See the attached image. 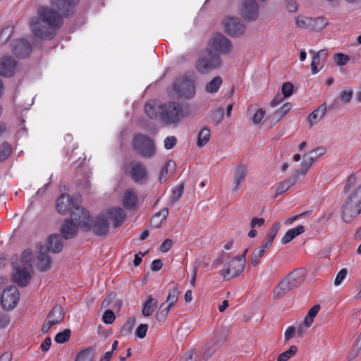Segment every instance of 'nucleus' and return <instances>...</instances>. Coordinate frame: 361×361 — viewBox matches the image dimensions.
I'll return each mask as SVG.
<instances>
[{
    "mask_svg": "<svg viewBox=\"0 0 361 361\" xmlns=\"http://www.w3.org/2000/svg\"><path fill=\"white\" fill-rule=\"evenodd\" d=\"M222 82V78L220 76L214 77L211 81L207 83L205 87L206 92L209 93L216 92L219 90Z\"/></svg>",
    "mask_w": 361,
    "mask_h": 361,
    "instance_id": "nucleus-39",
    "label": "nucleus"
},
{
    "mask_svg": "<svg viewBox=\"0 0 361 361\" xmlns=\"http://www.w3.org/2000/svg\"><path fill=\"white\" fill-rule=\"evenodd\" d=\"M94 350L88 348L79 352L74 361H94Z\"/></svg>",
    "mask_w": 361,
    "mask_h": 361,
    "instance_id": "nucleus-41",
    "label": "nucleus"
},
{
    "mask_svg": "<svg viewBox=\"0 0 361 361\" xmlns=\"http://www.w3.org/2000/svg\"><path fill=\"white\" fill-rule=\"evenodd\" d=\"M173 90L180 98L191 99L195 94L194 82L185 77L176 79L173 84Z\"/></svg>",
    "mask_w": 361,
    "mask_h": 361,
    "instance_id": "nucleus-7",
    "label": "nucleus"
},
{
    "mask_svg": "<svg viewBox=\"0 0 361 361\" xmlns=\"http://www.w3.org/2000/svg\"><path fill=\"white\" fill-rule=\"evenodd\" d=\"M292 108V104L289 102L285 103L281 109L276 111L274 114L279 116L281 118L286 115L287 113L290 111Z\"/></svg>",
    "mask_w": 361,
    "mask_h": 361,
    "instance_id": "nucleus-55",
    "label": "nucleus"
},
{
    "mask_svg": "<svg viewBox=\"0 0 361 361\" xmlns=\"http://www.w3.org/2000/svg\"><path fill=\"white\" fill-rule=\"evenodd\" d=\"M183 184H179L173 188L167 205L172 207L181 197L183 193Z\"/></svg>",
    "mask_w": 361,
    "mask_h": 361,
    "instance_id": "nucleus-33",
    "label": "nucleus"
},
{
    "mask_svg": "<svg viewBox=\"0 0 361 361\" xmlns=\"http://www.w3.org/2000/svg\"><path fill=\"white\" fill-rule=\"evenodd\" d=\"M352 96L353 90L350 88H348L341 92L339 98L343 102L348 104L350 102Z\"/></svg>",
    "mask_w": 361,
    "mask_h": 361,
    "instance_id": "nucleus-51",
    "label": "nucleus"
},
{
    "mask_svg": "<svg viewBox=\"0 0 361 361\" xmlns=\"http://www.w3.org/2000/svg\"><path fill=\"white\" fill-rule=\"evenodd\" d=\"M172 245V240L167 238L161 244L159 250L161 252H166L171 248Z\"/></svg>",
    "mask_w": 361,
    "mask_h": 361,
    "instance_id": "nucleus-60",
    "label": "nucleus"
},
{
    "mask_svg": "<svg viewBox=\"0 0 361 361\" xmlns=\"http://www.w3.org/2000/svg\"><path fill=\"white\" fill-rule=\"evenodd\" d=\"M130 176L133 181L137 184H145L148 178L146 166L141 162H137L132 166Z\"/></svg>",
    "mask_w": 361,
    "mask_h": 361,
    "instance_id": "nucleus-19",
    "label": "nucleus"
},
{
    "mask_svg": "<svg viewBox=\"0 0 361 361\" xmlns=\"http://www.w3.org/2000/svg\"><path fill=\"white\" fill-rule=\"evenodd\" d=\"M274 238L275 236H274L272 234L267 233L264 240H263L261 245L268 248L272 245Z\"/></svg>",
    "mask_w": 361,
    "mask_h": 361,
    "instance_id": "nucleus-62",
    "label": "nucleus"
},
{
    "mask_svg": "<svg viewBox=\"0 0 361 361\" xmlns=\"http://www.w3.org/2000/svg\"><path fill=\"white\" fill-rule=\"evenodd\" d=\"M226 341V336L219 334L215 335L213 338L208 342L202 350V357L204 360L209 359L214 353L223 345Z\"/></svg>",
    "mask_w": 361,
    "mask_h": 361,
    "instance_id": "nucleus-12",
    "label": "nucleus"
},
{
    "mask_svg": "<svg viewBox=\"0 0 361 361\" xmlns=\"http://www.w3.org/2000/svg\"><path fill=\"white\" fill-rule=\"evenodd\" d=\"M32 253L30 250H25L21 255V266L32 268Z\"/></svg>",
    "mask_w": 361,
    "mask_h": 361,
    "instance_id": "nucleus-43",
    "label": "nucleus"
},
{
    "mask_svg": "<svg viewBox=\"0 0 361 361\" xmlns=\"http://www.w3.org/2000/svg\"><path fill=\"white\" fill-rule=\"evenodd\" d=\"M109 221L113 222V226H121L126 219L125 211L121 207H114L104 212Z\"/></svg>",
    "mask_w": 361,
    "mask_h": 361,
    "instance_id": "nucleus-22",
    "label": "nucleus"
},
{
    "mask_svg": "<svg viewBox=\"0 0 361 361\" xmlns=\"http://www.w3.org/2000/svg\"><path fill=\"white\" fill-rule=\"evenodd\" d=\"M145 112L147 114V116L152 119L155 118L157 116V111L156 110V108L154 106L153 104H152L151 102H147L145 104Z\"/></svg>",
    "mask_w": 361,
    "mask_h": 361,
    "instance_id": "nucleus-49",
    "label": "nucleus"
},
{
    "mask_svg": "<svg viewBox=\"0 0 361 361\" xmlns=\"http://www.w3.org/2000/svg\"><path fill=\"white\" fill-rule=\"evenodd\" d=\"M304 271L296 269L290 273L286 278L290 282L293 288L298 287L304 281Z\"/></svg>",
    "mask_w": 361,
    "mask_h": 361,
    "instance_id": "nucleus-29",
    "label": "nucleus"
},
{
    "mask_svg": "<svg viewBox=\"0 0 361 361\" xmlns=\"http://www.w3.org/2000/svg\"><path fill=\"white\" fill-rule=\"evenodd\" d=\"M79 3V0H51L50 4L52 7L56 8L58 11L66 17L72 15L75 7Z\"/></svg>",
    "mask_w": 361,
    "mask_h": 361,
    "instance_id": "nucleus-17",
    "label": "nucleus"
},
{
    "mask_svg": "<svg viewBox=\"0 0 361 361\" xmlns=\"http://www.w3.org/2000/svg\"><path fill=\"white\" fill-rule=\"evenodd\" d=\"M78 227H80V226L72 219L71 214V219L65 220L61 226V236L66 240L74 238L78 234Z\"/></svg>",
    "mask_w": 361,
    "mask_h": 361,
    "instance_id": "nucleus-20",
    "label": "nucleus"
},
{
    "mask_svg": "<svg viewBox=\"0 0 361 361\" xmlns=\"http://www.w3.org/2000/svg\"><path fill=\"white\" fill-rule=\"evenodd\" d=\"M290 233H292V235L295 238L296 236L303 233L305 232V227L302 225H299L295 228L289 229Z\"/></svg>",
    "mask_w": 361,
    "mask_h": 361,
    "instance_id": "nucleus-64",
    "label": "nucleus"
},
{
    "mask_svg": "<svg viewBox=\"0 0 361 361\" xmlns=\"http://www.w3.org/2000/svg\"><path fill=\"white\" fill-rule=\"evenodd\" d=\"M224 115V109L223 107H219L216 109L212 114V119L215 122V123L217 125L220 123L223 118Z\"/></svg>",
    "mask_w": 361,
    "mask_h": 361,
    "instance_id": "nucleus-50",
    "label": "nucleus"
},
{
    "mask_svg": "<svg viewBox=\"0 0 361 361\" xmlns=\"http://www.w3.org/2000/svg\"><path fill=\"white\" fill-rule=\"evenodd\" d=\"M295 334V328L293 326H288L284 333V338L285 341H288L292 338H293Z\"/></svg>",
    "mask_w": 361,
    "mask_h": 361,
    "instance_id": "nucleus-61",
    "label": "nucleus"
},
{
    "mask_svg": "<svg viewBox=\"0 0 361 361\" xmlns=\"http://www.w3.org/2000/svg\"><path fill=\"white\" fill-rule=\"evenodd\" d=\"M210 136V129L208 127L202 128L198 134L197 145L199 147H204L209 141Z\"/></svg>",
    "mask_w": 361,
    "mask_h": 361,
    "instance_id": "nucleus-38",
    "label": "nucleus"
},
{
    "mask_svg": "<svg viewBox=\"0 0 361 361\" xmlns=\"http://www.w3.org/2000/svg\"><path fill=\"white\" fill-rule=\"evenodd\" d=\"M134 151L145 158H151L155 154L154 141L148 136L142 134L134 135L132 141Z\"/></svg>",
    "mask_w": 361,
    "mask_h": 361,
    "instance_id": "nucleus-5",
    "label": "nucleus"
},
{
    "mask_svg": "<svg viewBox=\"0 0 361 361\" xmlns=\"http://www.w3.org/2000/svg\"><path fill=\"white\" fill-rule=\"evenodd\" d=\"M310 54L312 55V59L311 62L312 72L313 74H317L323 68L324 59L326 58L327 53L325 50L322 49L317 52L311 50Z\"/></svg>",
    "mask_w": 361,
    "mask_h": 361,
    "instance_id": "nucleus-23",
    "label": "nucleus"
},
{
    "mask_svg": "<svg viewBox=\"0 0 361 361\" xmlns=\"http://www.w3.org/2000/svg\"><path fill=\"white\" fill-rule=\"evenodd\" d=\"M264 223H265V220L264 218L254 217L251 220L250 226H251V228H255L257 226H262L264 224Z\"/></svg>",
    "mask_w": 361,
    "mask_h": 361,
    "instance_id": "nucleus-63",
    "label": "nucleus"
},
{
    "mask_svg": "<svg viewBox=\"0 0 361 361\" xmlns=\"http://www.w3.org/2000/svg\"><path fill=\"white\" fill-rule=\"evenodd\" d=\"M361 214V185L352 191L341 207V217L345 223L353 222Z\"/></svg>",
    "mask_w": 361,
    "mask_h": 361,
    "instance_id": "nucleus-3",
    "label": "nucleus"
},
{
    "mask_svg": "<svg viewBox=\"0 0 361 361\" xmlns=\"http://www.w3.org/2000/svg\"><path fill=\"white\" fill-rule=\"evenodd\" d=\"M320 308V305L317 304L309 310L304 319V324L307 328H309L312 324L314 319L318 314Z\"/></svg>",
    "mask_w": 361,
    "mask_h": 361,
    "instance_id": "nucleus-37",
    "label": "nucleus"
},
{
    "mask_svg": "<svg viewBox=\"0 0 361 361\" xmlns=\"http://www.w3.org/2000/svg\"><path fill=\"white\" fill-rule=\"evenodd\" d=\"M12 52L18 58H27L32 52V47L26 39H19L13 43Z\"/></svg>",
    "mask_w": 361,
    "mask_h": 361,
    "instance_id": "nucleus-21",
    "label": "nucleus"
},
{
    "mask_svg": "<svg viewBox=\"0 0 361 361\" xmlns=\"http://www.w3.org/2000/svg\"><path fill=\"white\" fill-rule=\"evenodd\" d=\"M63 247L61 236L59 234H52L49 238L48 247L44 249H47V252L50 250L54 253H58L63 250Z\"/></svg>",
    "mask_w": 361,
    "mask_h": 361,
    "instance_id": "nucleus-28",
    "label": "nucleus"
},
{
    "mask_svg": "<svg viewBox=\"0 0 361 361\" xmlns=\"http://www.w3.org/2000/svg\"><path fill=\"white\" fill-rule=\"evenodd\" d=\"M168 296L164 303H166V306L171 309L176 305L180 293L178 290V286L176 283H170L168 285Z\"/></svg>",
    "mask_w": 361,
    "mask_h": 361,
    "instance_id": "nucleus-25",
    "label": "nucleus"
},
{
    "mask_svg": "<svg viewBox=\"0 0 361 361\" xmlns=\"http://www.w3.org/2000/svg\"><path fill=\"white\" fill-rule=\"evenodd\" d=\"M232 49V44L229 39L221 34L215 35L209 44L207 50H212V53L216 54H229Z\"/></svg>",
    "mask_w": 361,
    "mask_h": 361,
    "instance_id": "nucleus-8",
    "label": "nucleus"
},
{
    "mask_svg": "<svg viewBox=\"0 0 361 361\" xmlns=\"http://www.w3.org/2000/svg\"><path fill=\"white\" fill-rule=\"evenodd\" d=\"M168 214L169 209L167 207L161 209L152 217L151 224L156 228L160 227L162 222L166 220Z\"/></svg>",
    "mask_w": 361,
    "mask_h": 361,
    "instance_id": "nucleus-34",
    "label": "nucleus"
},
{
    "mask_svg": "<svg viewBox=\"0 0 361 361\" xmlns=\"http://www.w3.org/2000/svg\"><path fill=\"white\" fill-rule=\"evenodd\" d=\"M334 59L338 66H341L345 65L349 61L350 57L342 53H337L334 54Z\"/></svg>",
    "mask_w": 361,
    "mask_h": 361,
    "instance_id": "nucleus-48",
    "label": "nucleus"
},
{
    "mask_svg": "<svg viewBox=\"0 0 361 361\" xmlns=\"http://www.w3.org/2000/svg\"><path fill=\"white\" fill-rule=\"evenodd\" d=\"M207 56H201L195 62V69L201 74H205L209 71L218 68L221 63L220 56L212 53V50H207Z\"/></svg>",
    "mask_w": 361,
    "mask_h": 361,
    "instance_id": "nucleus-6",
    "label": "nucleus"
},
{
    "mask_svg": "<svg viewBox=\"0 0 361 361\" xmlns=\"http://www.w3.org/2000/svg\"><path fill=\"white\" fill-rule=\"evenodd\" d=\"M298 178L296 176L290 177L288 179L280 182L274 185L276 195H280L286 192L291 186L295 185L297 182Z\"/></svg>",
    "mask_w": 361,
    "mask_h": 361,
    "instance_id": "nucleus-30",
    "label": "nucleus"
},
{
    "mask_svg": "<svg viewBox=\"0 0 361 361\" xmlns=\"http://www.w3.org/2000/svg\"><path fill=\"white\" fill-rule=\"evenodd\" d=\"M38 17L30 20V25L33 34L41 39H53L56 31L63 23L61 16L49 7L38 9Z\"/></svg>",
    "mask_w": 361,
    "mask_h": 361,
    "instance_id": "nucleus-1",
    "label": "nucleus"
},
{
    "mask_svg": "<svg viewBox=\"0 0 361 361\" xmlns=\"http://www.w3.org/2000/svg\"><path fill=\"white\" fill-rule=\"evenodd\" d=\"M20 293L16 286H8L1 293V303L5 310H12L18 304Z\"/></svg>",
    "mask_w": 361,
    "mask_h": 361,
    "instance_id": "nucleus-9",
    "label": "nucleus"
},
{
    "mask_svg": "<svg viewBox=\"0 0 361 361\" xmlns=\"http://www.w3.org/2000/svg\"><path fill=\"white\" fill-rule=\"evenodd\" d=\"M293 287L290 286V282L285 277L274 288V295L276 298H280L284 295L286 293L291 290Z\"/></svg>",
    "mask_w": 361,
    "mask_h": 361,
    "instance_id": "nucleus-32",
    "label": "nucleus"
},
{
    "mask_svg": "<svg viewBox=\"0 0 361 361\" xmlns=\"http://www.w3.org/2000/svg\"><path fill=\"white\" fill-rule=\"evenodd\" d=\"M267 249L266 247L261 245L252 251L250 261L253 267H256L260 263L261 258L264 255Z\"/></svg>",
    "mask_w": 361,
    "mask_h": 361,
    "instance_id": "nucleus-36",
    "label": "nucleus"
},
{
    "mask_svg": "<svg viewBox=\"0 0 361 361\" xmlns=\"http://www.w3.org/2000/svg\"><path fill=\"white\" fill-rule=\"evenodd\" d=\"M64 319V312L60 305H55L48 314L46 322L42 327V331L47 333L52 326L61 322Z\"/></svg>",
    "mask_w": 361,
    "mask_h": 361,
    "instance_id": "nucleus-11",
    "label": "nucleus"
},
{
    "mask_svg": "<svg viewBox=\"0 0 361 361\" xmlns=\"http://www.w3.org/2000/svg\"><path fill=\"white\" fill-rule=\"evenodd\" d=\"M265 116V111L262 109H259L252 116V123L254 124L259 123Z\"/></svg>",
    "mask_w": 361,
    "mask_h": 361,
    "instance_id": "nucleus-57",
    "label": "nucleus"
},
{
    "mask_svg": "<svg viewBox=\"0 0 361 361\" xmlns=\"http://www.w3.org/2000/svg\"><path fill=\"white\" fill-rule=\"evenodd\" d=\"M240 14L246 20H257L259 16V6L256 0H243L240 7Z\"/></svg>",
    "mask_w": 361,
    "mask_h": 361,
    "instance_id": "nucleus-13",
    "label": "nucleus"
},
{
    "mask_svg": "<svg viewBox=\"0 0 361 361\" xmlns=\"http://www.w3.org/2000/svg\"><path fill=\"white\" fill-rule=\"evenodd\" d=\"M329 25L328 20L324 17H318L314 20V28L317 30H323Z\"/></svg>",
    "mask_w": 361,
    "mask_h": 361,
    "instance_id": "nucleus-47",
    "label": "nucleus"
},
{
    "mask_svg": "<svg viewBox=\"0 0 361 361\" xmlns=\"http://www.w3.org/2000/svg\"><path fill=\"white\" fill-rule=\"evenodd\" d=\"M157 301L152 295H148L142 308V314L145 317L152 314L154 309L157 307Z\"/></svg>",
    "mask_w": 361,
    "mask_h": 361,
    "instance_id": "nucleus-35",
    "label": "nucleus"
},
{
    "mask_svg": "<svg viewBox=\"0 0 361 361\" xmlns=\"http://www.w3.org/2000/svg\"><path fill=\"white\" fill-rule=\"evenodd\" d=\"M77 208H81L73 201V198L66 194H62L57 200L56 209L61 214H66L68 212H71V214L76 212Z\"/></svg>",
    "mask_w": 361,
    "mask_h": 361,
    "instance_id": "nucleus-14",
    "label": "nucleus"
},
{
    "mask_svg": "<svg viewBox=\"0 0 361 361\" xmlns=\"http://www.w3.org/2000/svg\"><path fill=\"white\" fill-rule=\"evenodd\" d=\"M326 109L327 108L326 104H322L308 116L307 121L310 123L311 126L318 123V121L324 116Z\"/></svg>",
    "mask_w": 361,
    "mask_h": 361,
    "instance_id": "nucleus-31",
    "label": "nucleus"
},
{
    "mask_svg": "<svg viewBox=\"0 0 361 361\" xmlns=\"http://www.w3.org/2000/svg\"><path fill=\"white\" fill-rule=\"evenodd\" d=\"M347 274H348L347 269L344 268V269H342L341 270H340L336 276V279L334 281V285L336 286L341 285V283L343 282V281L346 277Z\"/></svg>",
    "mask_w": 361,
    "mask_h": 361,
    "instance_id": "nucleus-54",
    "label": "nucleus"
},
{
    "mask_svg": "<svg viewBox=\"0 0 361 361\" xmlns=\"http://www.w3.org/2000/svg\"><path fill=\"white\" fill-rule=\"evenodd\" d=\"M15 272L13 274V281L18 286L25 287L27 286L31 279L30 270L31 268H26L22 266H14Z\"/></svg>",
    "mask_w": 361,
    "mask_h": 361,
    "instance_id": "nucleus-18",
    "label": "nucleus"
},
{
    "mask_svg": "<svg viewBox=\"0 0 361 361\" xmlns=\"http://www.w3.org/2000/svg\"><path fill=\"white\" fill-rule=\"evenodd\" d=\"M72 214V219L85 231L92 230L96 235H105L109 232V221L105 213L100 214L93 221L89 212L84 208H77Z\"/></svg>",
    "mask_w": 361,
    "mask_h": 361,
    "instance_id": "nucleus-2",
    "label": "nucleus"
},
{
    "mask_svg": "<svg viewBox=\"0 0 361 361\" xmlns=\"http://www.w3.org/2000/svg\"><path fill=\"white\" fill-rule=\"evenodd\" d=\"M18 69L17 61L11 56L5 55L0 58V75L4 77L13 76Z\"/></svg>",
    "mask_w": 361,
    "mask_h": 361,
    "instance_id": "nucleus-15",
    "label": "nucleus"
},
{
    "mask_svg": "<svg viewBox=\"0 0 361 361\" xmlns=\"http://www.w3.org/2000/svg\"><path fill=\"white\" fill-rule=\"evenodd\" d=\"M102 320L106 324H112L115 320L114 312L111 310H106L103 314Z\"/></svg>",
    "mask_w": 361,
    "mask_h": 361,
    "instance_id": "nucleus-53",
    "label": "nucleus"
},
{
    "mask_svg": "<svg viewBox=\"0 0 361 361\" xmlns=\"http://www.w3.org/2000/svg\"><path fill=\"white\" fill-rule=\"evenodd\" d=\"M148 329V326L146 324H140L136 331H135V335L140 338H143L145 337L147 331Z\"/></svg>",
    "mask_w": 361,
    "mask_h": 361,
    "instance_id": "nucleus-56",
    "label": "nucleus"
},
{
    "mask_svg": "<svg viewBox=\"0 0 361 361\" xmlns=\"http://www.w3.org/2000/svg\"><path fill=\"white\" fill-rule=\"evenodd\" d=\"M314 161V157L312 156L305 155L301 163V169L297 170V173L305 176Z\"/></svg>",
    "mask_w": 361,
    "mask_h": 361,
    "instance_id": "nucleus-40",
    "label": "nucleus"
},
{
    "mask_svg": "<svg viewBox=\"0 0 361 361\" xmlns=\"http://www.w3.org/2000/svg\"><path fill=\"white\" fill-rule=\"evenodd\" d=\"M171 162L168 161L161 169L160 172L159 180L161 183L165 182L167 179L169 167L171 166Z\"/></svg>",
    "mask_w": 361,
    "mask_h": 361,
    "instance_id": "nucleus-59",
    "label": "nucleus"
},
{
    "mask_svg": "<svg viewBox=\"0 0 361 361\" xmlns=\"http://www.w3.org/2000/svg\"><path fill=\"white\" fill-rule=\"evenodd\" d=\"M37 260V267L41 271H46L50 268L51 259L47 252V250L44 249L43 247H41L39 249Z\"/></svg>",
    "mask_w": 361,
    "mask_h": 361,
    "instance_id": "nucleus-24",
    "label": "nucleus"
},
{
    "mask_svg": "<svg viewBox=\"0 0 361 361\" xmlns=\"http://www.w3.org/2000/svg\"><path fill=\"white\" fill-rule=\"evenodd\" d=\"M137 197L133 189L126 190L123 196V205L126 209H134L137 207Z\"/></svg>",
    "mask_w": 361,
    "mask_h": 361,
    "instance_id": "nucleus-27",
    "label": "nucleus"
},
{
    "mask_svg": "<svg viewBox=\"0 0 361 361\" xmlns=\"http://www.w3.org/2000/svg\"><path fill=\"white\" fill-rule=\"evenodd\" d=\"M226 32L232 37H240L245 33V27L239 18H229L224 22Z\"/></svg>",
    "mask_w": 361,
    "mask_h": 361,
    "instance_id": "nucleus-16",
    "label": "nucleus"
},
{
    "mask_svg": "<svg viewBox=\"0 0 361 361\" xmlns=\"http://www.w3.org/2000/svg\"><path fill=\"white\" fill-rule=\"evenodd\" d=\"M12 150V147L8 142H3L0 145V161L6 160L11 154Z\"/></svg>",
    "mask_w": 361,
    "mask_h": 361,
    "instance_id": "nucleus-42",
    "label": "nucleus"
},
{
    "mask_svg": "<svg viewBox=\"0 0 361 361\" xmlns=\"http://www.w3.org/2000/svg\"><path fill=\"white\" fill-rule=\"evenodd\" d=\"M245 266L236 259H231L220 271V274L225 280H230L239 276L245 269Z\"/></svg>",
    "mask_w": 361,
    "mask_h": 361,
    "instance_id": "nucleus-10",
    "label": "nucleus"
},
{
    "mask_svg": "<svg viewBox=\"0 0 361 361\" xmlns=\"http://www.w3.org/2000/svg\"><path fill=\"white\" fill-rule=\"evenodd\" d=\"M298 348L296 345H291L289 349L281 353L277 358V361H288L291 357L297 353Z\"/></svg>",
    "mask_w": 361,
    "mask_h": 361,
    "instance_id": "nucleus-44",
    "label": "nucleus"
},
{
    "mask_svg": "<svg viewBox=\"0 0 361 361\" xmlns=\"http://www.w3.org/2000/svg\"><path fill=\"white\" fill-rule=\"evenodd\" d=\"M160 119L166 124H177L188 114V107L179 102H168L159 106Z\"/></svg>",
    "mask_w": 361,
    "mask_h": 361,
    "instance_id": "nucleus-4",
    "label": "nucleus"
},
{
    "mask_svg": "<svg viewBox=\"0 0 361 361\" xmlns=\"http://www.w3.org/2000/svg\"><path fill=\"white\" fill-rule=\"evenodd\" d=\"M177 139L175 136H168L164 140V147L171 149L176 145Z\"/></svg>",
    "mask_w": 361,
    "mask_h": 361,
    "instance_id": "nucleus-58",
    "label": "nucleus"
},
{
    "mask_svg": "<svg viewBox=\"0 0 361 361\" xmlns=\"http://www.w3.org/2000/svg\"><path fill=\"white\" fill-rule=\"evenodd\" d=\"M247 174V168L245 165L240 164L234 170L233 181L234 187L233 191H237L239 189L240 185L244 182Z\"/></svg>",
    "mask_w": 361,
    "mask_h": 361,
    "instance_id": "nucleus-26",
    "label": "nucleus"
},
{
    "mask_svg": "<svg viewBox=\"0 0 361 361\" xmlns=\"http://www.w3.org/2000/svg\"><path fill=\"white\" fill-rule=\"evenodd\" d=\"M281 92H282L283 97L286 98V97H290L293 94V84L290 82H284L282 86V88H281Z\"/></svg>",
    "mask_w": 361,
    "mask_h": 361,
    "instance_id": "nucleus-52",
    "label": "nucleus"
},
{
    "mask_svg": "<svg viewBox=\"0 0 361 361\" xmlns=\"http://www.w3.org/2000/svg\"><path fill=\"white\" fill-rule=\"evenodd\" d=\"M71 334V331L70 329H65L56 335L55 341L58 343H63L69 340Z\"/></svg>",
    "mask_w": 361,
    "mask_h": 361,
    "instance_id": "nucleus-46",
    "label": "nucleus"
},
{
    "mask_svg": "<svg viewBox=\"0 0 361 361\" xmlns=\"http://www.w3.org/2000/svg\"><path fill=\"white\" fill-rule=\"evenodd\" d=\"M171 310L170 307L166 306V303H162L156 314V318L159 322H162L166 319Z\"/></svg>",
    "mask_w": 361,
    "mask_h": 361,
    "instance_id": "nucleus-45",
    "label": "nucleus"
}]
</instances>
